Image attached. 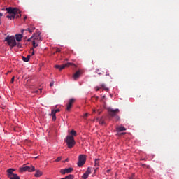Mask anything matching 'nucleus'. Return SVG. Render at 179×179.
<instances>
[{
    "label": "nucleus",
    "mask_w": 179,
    "mask_h": 179,
    "mask_svg": "<svg viewBox=\"0 0 179 179\" xmlns=\"http://www.w3.org/2000/svg\"><path fill=\"white\" fill-rule=\"evenodd\" d=\"M34 38V41L35 40H40L41 38L40 37V34H38V31H36V33H34L32 36V37L27 39L28 42L31 41V39Z\"/></svg>",
    "instance_id": "nucleus-7"
},
{
    "label": "nucleus",
    "mask_w": 179,
    "mask_h": 179,
    "mask_svg": "<svg viewBox=\"0 0 179 179\" xmlns=\"http://www.w3.org/2000/svg\"><path fill=\"white\" fill-rule=\"evenodd\" d=\"M75 103V99H70L69 103H67L66 110L71 111V108H72V105Z\"/></svg>",
    "instance_id": "nucleus-10"
},
{
    "label": "nucleus",
    "mask_w": 179,
    "mask_h": 179,
    "mask_svg": "<svg viewBox=\"0 0 179 179\" xmlns=\"http://www.w3.org/2000/svg\"><path fill=\"white\" fill-rule=\"evenodd\" d=\"M71 136H76V131L75 130H71L70 132Z\"/></svg>",
    "instance_id": "nucleus-26"
},
{
    "label": "nucleus",
    "mask_w": 179,
    "mask_h": 179,
    "mask_svg": "<svg viewBox=\"0 0 179 179\" xmlns=\"http://www.w3.org/2000/svg\"><path fill=\"white\" fill-rule=\"evenodd\" d=\"M10 179H20V177L17 176L16 173H13L10 177H8Z\"/></svg>",
    "instance_id": "nucleus-16"
},
{
    "label": "nucleus",
    "mask_w": 179,
    "mask_h": 179,
    "mask_svg": "<svg viewBox=\"0 0 179 179\" xmlns=\"http://www.w3.org/2000/svg\"><path fill=\"white\" fill-rule=\"evenodd\" d=\"M6 13H8V15L6 16L7 19H10L12 20V19H15V17H20L22 15L20 14V10H19L17 8H6Z\"/></svg>",
    "instance_id": "nucleus-1"
},
{
    "label": "nucleus",
    "mask_w": 179,
    "mask_h": 179,
    "mask_svg": "<svg viewBox=\"0 0 179 179\" xmlns=\"http://www.w3.org/2000/svg\"><path fill=\"white\" fill-rule=\"evenodd\" d=\"M20 173H23L24 171H29V173H32V171H36V168L34 166H25L20 168Z\"/></svg>",
    "instance_id": "nucleus-6"
},
{
    "label": "nucleus",
    "mask_w": 179,
    "mask_h": 179,
    "mask_svg": "<svg viewBox=\"0 0 179 179\" xmlns=\"http://www.w3.org/2000/svg\"><path fill=\"white\" fill-rule=\"evenodd\" d=\"M81 75H82V71L80 70L77 71L73 76L74 80H78V79H79Z\"/></svg>",
    "instance_id": "nucleus-12"
},
{
    "label": "nucleus",
    "mask_w": 179,
    "mask_h": 179,
    "mask_svg": "<svg viewBox=\"0 0 179 179\" xmlns=\"http://www.w3.org/2000/svg\"><path fill=\"white\" fill-rule=\"evenodd\" d=\"M11 82H12V83H13V82H15V77H13V78H11Z\"/></svg>",
    "instance_id": "nucleus-35"
},
{
    "label": "nucleus",
    "mask_w": 179,
    "mask_h": 179,
    "mask_svg": "<svg viewBox=\"0 0 179 179\" xmlns=\"http://www.w3.org/2000/svg\"><path fill=\"white\" fill-rule=\"evenodd\" d=\"M122 135H125V133H122Z\"/></svg>",
    "instance_id": "nucleus-41"
},
{
    "label": "nucleus",
    "mask_w": 179,
    "mask_h": 179,
    "mask_svg": "<svg viewBox=\"0 0 179 179\" xmlns=\"http://www.w3.org/2000/svg\"><path fill=\"white\" fill-rule=\"evenodd\" d=\"M86 163V155L81 154L78 156V162L77 165L78 167H82Z\"/></svg>",
    "instance_id": "nucleus-4"
},
{
    "label": "nucleus",
    "mask_w": 179,
    "mask_h": 179,
    "mask_svg": "<svg viewBox=\"0 0 179 179\" xmlns=\"http://www.w3.org/2000/svg\"><path fill=\"white\" fill-rule=\"evenodd\" d=\"M26 19H27V16L24 17V20H26Z\"/></svg>",
    "instance_id": "nucleus-38"
},
{
    "label": "nucleus",
    "mask_w": 179,
    "mask_h": 179,
    "mask_svg": "<svg viewBox=\"0 0 179 179\" xmlns=\"http://www.w3.org/2000/svg\"><path fill=\"white\" fill-rule=\"evenodd\" d=\"M2 16H3V14L2 13H0V22H1V17H2Z\"/></svg>",
    "instance_id": "nucleus-36"
},
{
    "label": "nucleus",
    "mask_w": 179,
    "mask_h": 179,
    "mask_svg": "<svg viewBox=\"0 0 179 179\" xmlns=\"http://www.w3.org/2000/svg\"><path fill=\"white\" fill-rule=\"evenodd\" d=\"M59 51H60L59 50H57V52H59Z\"/></svg>",
    "instance_id": "nucleus-42"
},
{
    "label": "nucleus",
    "mask_w": 179,
    "mask_h": 179,
    "mask_svg": "<svg viewBox=\"0 0 179 179\" xmlns=\"http://www.w3.org/2000/svg\"><path fill=\"white\" fill-rule=\"evenodd\" d=\"M73 171V168H66V169H62L60 170L61 174H69V173H72Z\"/></svg>",
    "instance_id": "nucleus-9"
},
{
    "label": "nucleus",
    "mask_w": 179,
    "mask_h": 179,
    "mask_svg": "<svg viewBox=\"0 0 179 179\" xmlns=\"http://www.w3.org/2000/svg\"><path fill=\"white\" fill-rule=\"evenodd\" d=\"M110 171H111L110 169H108V170H107V173H110Z\"/></svg>",
    "instance_id": "nucleus-37"
},
{
    "label": "nucleus",
    "mask_w": 179,
    "mask_h": 179,
    "mask_svg": "<svg viewBox=\"0 0 179 179\" xmlns=\"http://www.w3.org/2000/svg\"><path fill=\"white\" fill-rule=\"evenodd\" d=\"M117 131H118V132H122V131H127V128H125V127L121 125L118 127H117Z\"/></svg>",
    "instance_id": "nucleus-15"
},
{
    "label": "nucleus",
    "mask_w": 179,
    "mask_h": 179,
    "mask_svg": "<svg viewBox=\"0 0 179 179\" xmlns=\"http://www.w3.org/2000/svg\"><path fill=\"white\" fill-rule=\"evenodd\" d=\"M26 29H22L21 31L22 34H15V40H17V41H22V38H23V33H24Z\"/></svg>",
    "instance_id": "nucleus-11"
},
{
    "label": "nucleus",
    "mask_w": 179,
    "mask_h": 179,
    "mask_svg": "<svg viewBox=\"0 0 179 179\" xmlns=\"http://www.w3.org/2000/svg\"><path fill=\"white\" fill-rule=\"evenodd\" d=\"M30 57H31V55H28L27 56V57H22V60H23L24 62H29V61H30Z\"/></svg>",
    "instance_id": "nucleus-17"
},
{
    "label": "nucleus",
    "mask_w": 179,
    "mask_h": 179,
    "mask_svg": "<svg viewBox=\"0 0 179 179\" xmlns=\"http://www.w3.org/2000/svg\"><path fill=\"white\" fill-rule=\"evenodd\" d=\"M60 110L59 109H56V110H52L51 113H55V115L57 114V113H59Z\"/></svg>",
    "instance_id": "nucleus-28"
},
{
    "label": "nucleus",
    "mask_w": 179,
    "mask_h": 179,
    "mask_svg": "<svg viewBox=\"0 0 179 179\" xmlns=\"http://www.w3.org/2000/svg\"><path fill=\"white\" fill-rule=\"evenodd\" d=\"M14 171H16V169H12V168L8 169L7 170V173H8V177H10V176H12L13 174H14V173H13Z\"/></svg>",
    "instance_id": "nucleus-14"
},
{
    "label": "nucleus",
    "mask_w": 179,
    "mask_h": 179,
    "mask_svg": "<svg viewBox=\"0 0 179 179\" xmlns=\"http://www.w3.org/2000/svg\"><path fill=\"white\" fill-rule=\"evenodd\" d=\"M34 176L35 177H41V176H43V172H41L40 170H37Z\"/></svg>",
    "instance_id": "nucleus-18"
},
{
    "label": "nucleus",
    "mask_w": 179,
    "mask_h": 179,
    "mask_svg": "<svg viewBox=\"0 0 179 179\" xmlns=\"http://www.w3.org/2000/svg\"><path fill=\"white\" fill-rule=\"evenodd\" d=\"M64 141L66 143L69 149H72V148L76 145L73 136H67L64 139Z\"/></svg>",
    "instance_id": "nucleus-3"
},
{
    "label": "nucleus",
    "mask_w": 179,
    "mask_h": 179,
    "mask_svg": "<svg viewBox=\"0 0 179 179\" xmlns=\"http://www.w3.org/2000/svg\"><path fill=\"white\" fill-rule=\"evenodd\" d=\"M89 115H90V113H85L83 115L84 120H86V118H87V117H89Z\"/></svg>",
    "instance_id": "nucleus-27"
},
{
    "label": "nucleus",
    "mask_w": 179,
    "mask_h": 179,
    "mask_svg": "<svg viewBox=\"0 0 179 179\" xmlns=\"http://www.w3.org/2000/svg\"><path fill=\"white\" fill-rule=\"evenodd\" d=\"M4 41H6L8 45H9L10 48H13L17 45V43H16V39L15 38V36H7V37L4 39Z\"/></svg>",
    "instance_id": "nucleus-2"
},
{
    "label": "nucleus",
    "mask_w": 179,
    "mask_h": 179,
    "mask_svg": "<svg viewBox=\"0 0 179 179\" xmlns=\"http://www.w3.org/2000/svg\"><path fill=\"white\" fill-rule=\"evenodd\" d=\"M39 92H40V93H41V89H40L39 90L34 91V93H38Z\"/></svg>",
    "instance_id": "nucleus-31"
},
{
    "label": "nucleus",
    "mask_w": 179,
    "mask_h": 179,
    "mask_svg": "<svg viewBox=\"0 0 179 179\" xmlns=\"http://www.w3.org/2000/svg\"><path fill=\"white\" fill-rule=\"evenodd\" d=\"M94 166H100V159H94Z\"/></svg>",
    "instance_id": "nucleus-21"
},
{
    "label": "nucleus",
    "mask_w": 179,
    "mask_h": 179,
    "mask_svg": "<svg viewBox=\"0 0 179 179\" xmlns=\"http://www.w3.org/2000/svg\"><path fill=\"white\" fill-rule=\"evenodd\" d=\"M108 114L111 115L112 117H115L116 120L118 121L120 120V116L117 115L118 113H120L119 109H113V108H108Z\"/></svg>",
    "instance_id": "nucleus-5"
},
{
    "label": "nucleus",
    "mask_w": 179,
    "mask_h": 179,
    "mask_svg": "<svg viewBox=\"0 0 179 179\" xmlns=\"http://www.w3.org/2000/svg\"><path fill=\"white\" fill-rule=\"evenodd\" d=\"M71 65H75L73 63H66L65 64L63 65H56L55 66V68H56V69H59V71H62V69H64L65 67L66 66H71Z\"/></svg>",
    "instance_id": "nucleus-8"
},
{
    "label": "nucleus",
    "mask_w": 179,
    "mask_h": 179,
    "mask_svg": "<svg viewBox=\"0 0 179 179\" xmlns=\"http://www.w3.org/2000/svg\"><path fill=\"white\" fill-rule=\"evenodd\" d=\"M88 177H89V175L87 173H86V172L85 173H83V175L82 176L83 179H87Z\"/></svg>",
    "instance_id": "nucleus-25"
},
{
    "label": "nucleus",
    "mask_w": 179,
    "mask_h": 179,
    "mask_svg": "<svg viewBox=\"0 0 179 179\" xmlns=\"http://www.w3.org/2000/svg\"><path fill=\"white\" fill-rule=\"evenodd\" d=\"M93 113H96V110H93Z\"/></svg>",
    "instance_id": "nucleus-40"
},
{
    "label": "nucleus",
    "mask_w": 179,
    "mask_h": 179,
    "mask_svg": "<svg viewBox=\"0 0 179 179\" xmlns=\"http://www.w3.org/2000/svg\"><path fill=\"white\" fill-rule=\"evenodd\" d=\"M97 120L99 121L100 125H104L105 122L104 120L101 118H98Z\"/></svg>",
    "instance_id": "nucleus-23"
},
{
    "label": "nucleus",
    "mask_w": 179,
    "mask_h": 179,
    "mask_svg": "<svg viewBox=\"0 0 179 179\" xmlns=\"http://www.w3.org/2000/svg\"><path fill=\"white\" fill-rule=\"evenodd\" d=\"M27 30L29 33H33V31L36 30V27H34V25H31Z\"/></svg>",
    "instance_id": "nucleus-19"
},
{
    "label": "nucleus",
    "mask_w": 179,
    "mask_h": 179,
    "mask_svg": "<svg viewBox=\"0 0 179 179\" xmlns=\"http://www.w3.org/2000/svg\"><path fill=\"white\" fill-rule=\"evenodd\" d=\"M32 45L33 47L31 48V55H34V48H36V47H38V44L36 43V40L33 41Z\"/></svg>",
    "instance_id": "nucleus-13"
},
{
    "label": "nucleus",
    "mask_w": 179,
    "mask_h": 179,
    "mask_svg": "<svg viewBox=\"0 0 179 179\" xmlns=\"http://www.w3.org/2000/svg\"><path fill=\"white\" fill-rule=\"evenodd\" d=\"M101 87H103V90H106V92H108L110 90V89H108V87H106V85L102 84L101 85Z\"/></svg>",
    "instance_id": "nucleus-22"
},
{
    "label": "nucleus",
    "mask_w": 179,
    "mask_h": 179,
    "mask_svg": "<svg viewBox=\"0 0 179 179\" xmlns=\"http://www.w3.org/2000/svg\"><path fill=\"white\" fill-rule=\"evenodd\" d=\"M1 10H6V8H3L1 9Z\"/></svg>",
    "instance_id": "nucleus-39"
},
{
    "label": "nucleus",
    "mask_w": 179,
    "mask_h": 179,
    "mask_svg": "<svg viewBox=\"0 0 179 179\" xmlns=\"http://www.w3.org/2000/svg\"><path fill=\"white\" fill-rule=\"evenodd\" d=\"M17 45L18 48H22V44L17 43Z\"/></svg>",
    "instance_id": "nucleus-33"
},
{
    "label": "nucleus",
    "mask_w": 179,
    "mask_h": 179,
    "mask_svg": "<svg viewBox=\"0 0 179 179\" xmlns=\"http://www.w3.org/2000/svg\"><path fill=\"white\" fill-rule=\"evenodd\" d=\"M50 87H52V86H54V81H52V82L50 83Z\"/></svg>",
    "instance_id": "nucleus-32"
},
{
    "label": "nucleus",
    "mask_w": 179,
    "mask_h": 179,
    "mask_svg": "<svg viewBox=\"0 0 179 179\" xmlns=\"http://www.w3.org/2000/svg\"><path fill=\"white\" fill-rule=\"evenodd\" d=\"M61 160H62V157H57V158L55 159V162H56L57 163H58V162H61Z\"/></svg>",
    "instance_id": "nucleus-29"
},
{
    "label": "nucleus",
    "mask_w": 179,
    "mask_h": 179,
    "mask_svg": "<svg viewBox=\"0 0 179 179\" xmlns=\"http://www.w3.org/2000/svg\"><path fill=\"white\" fill-rule=\"evenodd\" d=\"M88 176L89 174H92V169L90 167H88L86 172H85Z\"/></svg>",
    "instance_id": "nucleus-24"
},
{
    "label": "nucleus",
    "mask_w": 179,
    "mask_h": 179,
    "mask_svg": "<svg viewBox=\"0 0 179 179\" xmlns=\"http://www.w3.org/2000/svg\"><path fill=\"white\" fill-rule=\"evenodd\" d=\"M0 24H1V21H0Z\"/></svg>",
    "instance_id": "nucleus-43"
},
{
    "label": "nucleus",
    "mask_w": 179,
    "mask_h": 179,
    "mask_svg": "<svg viewBox=\"0 0 179 179\" xmlns=\"http://www.w3.org/2000/svg\"><path fill=\"white\" fill-rule=\"evenodd\" d=\"M134 177H135V174L132 173L131 176L129 177V179H134Z\"/></svg>",
    "instance_id": "nucleus-30"
},
{
    "label": "nucleus",
    "mask_w": 179,
    "mask_h": 179,
    "mask_svg": "<svg viewBox=\"0 0 179 179\" xmlns=\"http://www.w3.org/2000/svg\"><path fill=\"white\" fill-rule=\"evenodd\" d=\"M49 115H50L52 117V121H55L57 120V116H56L55 112H51V113L49 114Z\"/></svg>",
    "instance_id": "nucleus-20"
},
{
    "label": "nucleus",
    "mask_w": 179,
    "mask_h": 179,
    "mask_svg": "<svg viewBox=\"0 0 179 179\" xmlns=\"http://www.w3.org/2000/svg\"><path fill=\"white\" fill-rule=\"evenodd\" d=\"M95 90H96V92H99V90H100V87H95Z\"/></svg>",
    "instance_id": "nucleus-34"
}]
</instances>
